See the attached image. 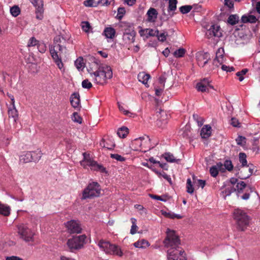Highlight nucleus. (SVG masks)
I'll use <instances>...</instances> for the list:
<instances>
[{
	"label": "nucleus",
	"instance_id": "47",
	"mask_svg": "<svg viewBox=\"0 0 260 260\" xmlns=\"http://www.w3.org/2000/svg\"><path fill=\"white\" fill-rule=\"evenodd\" d=\"M192 9V7L191 6L186 5L183 6L180 8V12L183 14H186L190 11Z\"/></svg>",
	"mask_w": 260,
	"mask_h": 260
},
{
	"label": "nucleus",
	"instance_id": "55",
	"mask_svg": "<svg viewBox=\"0 0 260 260\" xmlns=\"http://www.w3.org/2000/svg\"><path fill=\"white\" fill-rule=\"evenodd\" d=\"M166 78L164 75L161 76L159 78L158 83L160 84L159 86H161L162 87H165V83L166 82Z\"/></svg>",
	"mask_w": 260,
	"mask_h": 260
},
{
	"label": "nucleus",
	"instance_id": "63",
	"mask_svg": "<svg viewBox=\"0 0 260 260\" xmlns=\"http://www.w3.org/2000/svg\"><path fill=\"white\" fill-rule=\"evenodd\" d=\"M221 69L223 71H225L226 72H231L234 71V68L233 67H230L224 64H222L221 66Z\"/></svg>",
	"mask_w": 260,
	"mask_h": 260
},
{
	"label": "nucleus",
	"instance_id": "32",
	"mask_svg": "<svg viewBox=\"0 0 260 260\" xmlns=\"http://www.w3.org/2000/svg\"><path fill=\"white\" fill-rule=\"evenodd\" d=\"M236 191V188L230 185H227L224 190L222 191L223 197L225 198L227 196H230L232 192Z\"/></svg>",
	"mask_w": 260,
	"mask_h": 260
},
{
	"label": "nucleus",
	"instance_id": "62",
	"mask_svg": "<svg viewBox=\"0 0 260 260\" xmlns=\"http://www.w3.org/2000/svg\"><path fill=\"white\" fill-rule=\"evenodd\" d=\"M238 179L235 178H232L230 179L229 182L228 183V185H230L231 186L234 187V185L238 183Z\"/></svg>",
	"mask_w": 260,
	"mask_h": 260
},
{
	"label": "nucleus",
	"instance_id": "46",
	"mask_svg": "<svg viewBox=\"0 0 260 260\" xmlns=\"http://www.w3.org/2000/svg\"><path fill=\"white\" fill-rule=\"evenodd\" d=\"M72 119L73 121L77 122L78 123H82L81 117L76 112H75L73 114V115L72 116Z\"/></svg>",
	"mask_w": 260,
	"mask_h": 260
},
{
	"label": "nucleus",
	"instance_id": "50",
	"mask_svg": "<svg viewBox=\"0 0 260 260\" xmlns=\"http://www.w3.org/2000/svg\"><path fill=\"white\" fill-rule=\"evenodd\" d=\"M111 157L119 161H123L125 160L124 157L118 154H111Z\"/></svg>",
	"mask_w": 260,
	"mask_h": 260
},
{
	"label": "nucleus",
	"instance_id": "15",
	"mask_svg": "<svg viewBox=\"0 0 260 260\" xmlns=\"http://www.w3.org/2000/svg\"><path fill=\"white\" fill-rule=\"evenodd\" d=\"M206 35L208 38L213 37H220L222 35L220 27L217 24H213L207 29L206 32Z\"/></svg>",
	"mask_w": 260,
	"mask_h": 260
},
{
	"label": "nucleus",
	"instance_id": "18",
	"mask_svg": "<svg viewBox=\"0 0 260 260\" xmlns=\"http://www.w3.org/2000/svg\"><path fill=\"white\" fill-rule=\"evenodd\" d=\"M147 19L146 20L149 22H154L157 17L158 13L156 10L154 8H150L147 12Z\"/></svg>",
	"mask_w": 260,
	"mask_h": 260
},
{
	"label": "nucleus",
	"instance_id": "19",
	"mask_svg": "<svg viewBox=\"0 0 260 260\" xmlns=\"http://www.w3.org/2000/svg\"><path fill=\"white\" fill-rule=\"evenodd\" d=\"M223 164L221 162H218L216 165L210 168V173L212 177H216L218 174L219 171H223Z\"/></svg>",
	"mask_w": 260,
	"mask_h": 260
},
{
	"label": "nucleus",
	"instance_id": "52",
	"mask_svg": "<svg viewBox=\"0 0 260 260\" xmlns=\"http://www.w3.org/2000/svg\"><path fill=\"white\" fill-rule=\"evenodd\" d=\"M224 166L228 171H231L233 168L232 162L230 160H226L224 162Z\"/></svg>",
	"mask_w": 260,
	"mask_h": 260
},
{
	"label": "nucleus",
	"instance_id": "23",
	"mask_svg": "<svg viewBox=\"0 0 260 260\" xmlns=\"http://www.w3.org/2000/svg\"><path fill=\"white\" fill-rule=\"evenodd\" d=\"M211 134V127L208 125H204L201 131V136L203 139L209 138Z\"/></svg>",
	"mask_w": 260,
	"mask_h": 260
},
{
	"label": "nucleus",
	"instance_id": "5",
	"mask_svg": "<svg viewBox=\"0 0 260 260\" xmlns=\"http://www.w3.org/2000/svg\"><path fill=\"white\" fill-rule=\"evenodd\" d=\"M234 217L236 220L238 228L241 231H244L249 225V218L242 210L237 209L234 212Z\"/></svg>",
	"mask_w": 260,
	"mask_h": 260
},
{
	"label": "nucleus",
	"instance_id": "7",
	"mask_svg": "<svg viewBox=\"0 0 260 260\" xmlns=\"http://www.w3.org/2000/svg\"><path fill=\"white\" fill-rule=\"evenodd\" d=\"M101 193V188L98 182H92L89 183L84 190L82 194V199H86L97 197Z\"/></svg>",
	"mask_w": 260,
	"mask_h": 260
},
{
	"label": "nucleus",
	"instance_id": "27",
	"mask_svg": "<svg viewBox=\"0 0 260 260\" xmlns=\"http://www.w3.org/2000/svg\"><path fill=\"white\" fill-rule=\"evenodd\" d=\"M11 209L9 206L0 203V214L7 216L10 214Z\"/></svg>",
	"mask_w": 260,
	"mask_h": 260
},
{
	"label": "nucleus",
	"instance_id": "51",
	"mask_svg": "<svg viewBox=\"0 0 260 260\" xmlns=\"http://www.w3.org/2000/svg\"><path fill=\"white\" fill-rule=\"evenodd\" d=\"M236 141L238 145H243L245 143V138L242 136H239Z\"/></svg>",
	"mask_w": 260,
	"mask_h": 260
},
{
	"label": "nucleus",
	"instance_id": "1",
	"mask_svg": "<svg viewBox=\"0 0 260 260\" xmlns=\"http://www.w3.org/2000/svg\"><path fill=\"white\" fill-rule=\"evenodd\" d=\"M93 60L91 67L88 69V72L95 83L103 84L107 79L112 77V69L107 64H99L98 60L95 58Z\"/></svg>",
	"mask_w": 260,
	"mask_h": 260
},
{
	"label": "nucleus",
	"instance_id": "56",
	"mask_svg": "<svg viewBox=\"0 0 260 260\" xmlns=\"http://www.w3.org/2000/svg\"><path fill=\"white\" fill-rule=\"evenodd\" d=\"M164 87L161 86H156L155 87V94L157 96H159L162 93Z\"/></svg>",
	"mask_w": 260,
	"mask_h": 260
},
{
	"label": "nucleus",
	"instance_id": "53",
	"mask_svg": "<svg viewBox=\"0 0 260 260\" xmlns=\"http://www.w3.org/2000/svg\"><path fill=\"white\" fill-rule=\"evenodd\" d=\"M167 36V34L166 32H162L160 34H157L156 36L157 37L158 40L161 42H164L166 40Z\"/></svg>",
	"mask_w": 260,
	"mask_h": 260
},
{
	"label": "nucleus",
	"instance_id": "31",
	"mask_svg": "<svg viewBox=\"0 0 260 260\" xmlns=\"http://www.w3.org/2000/svg\"><path fill=\"white\" fill-rule=\"evenodd\" d=\"M32 154H31V151L27 152L21 156L20 160L25 163L32 161L33 160V158H32Z\"/></svg>",
	"mask_w": 260,
	"mask_h": 260
},
{
	"label": "nucleus",
	"instance_id": "58",
	"mask_svg": "<svg viewBox=\"0 0 260 260\" xmlns=\"http://www.w3.org/2000/svg\"><path fill=\"white\" fill-rule=\"evenodd\" d=\"M37 42L38 41L36 39L31 38L28 43V46H34L37 44Z\"/></svg>",
	"mask_w": 260,
	"mask_h": 260
},
{
	"label": "nucleus",
	"instance_id": "33",
	"mask_svg": "<svg viewBox=\"0 0 260 260\" xmlns=\"http://www.w3.org/2000/svg\"><path fill=\"white\" fill-rule=\"evenodd\" d=\"M75 65L79 71L82 70L85 67L83 58L81 57L78 58L75 61Z\"/></svg>",
	"mask_w": 260,
	"mask_h": 260
},
{
	"label": "nucleus",
	"instance_id": "64",
	"mask_svg": "<svg viewBox=\"0 0 260 260\" xmlns=\"http://www.w3.org/2000/svg\"><path fill=\"white\" fill-rule=\"evenodd\" d=\"M6 260H23L21 258L16 256H7L6 258Z\"/></svg>",
	"mask_w": 260,
	"mask_h": 260
},
{
	"label": "nucleus",
	"instance_id": "45",
	"mask_svg": "<svg viewBox=\"0 0 260 260\" xmlns=\"http://www.w3.org/2000/svg\"><path fill=\"white\" fill-rule=\"evenodd\" d=\"M187 192L189 193H192L194 191V189L192 187V185L191 184V179L188 178L187 180Z\"/></svg>",
	"mask_w": 260,
	"mask_h": 260
},
{
	"label": "nucleus",
	"instance_id": "28",
	"mask_svg": "<svg viewBox=\"0 0 260 260\" xmlns=\"http://www.w3.org/2000/svg\"><path fill=\"white\" fill-rule=\"evenodd\" d=\"M165 159L169 162H177L178 163L180 159L175 158L174 155L170 152H167L163 154Z\"/></svg>",
	"mask_w": 260,
	"mask_h": 260
},
{
	"label": "nucleus",
	"instance_id": "26",
	"mask_svg": "<svg viewBox=\"0 0 260 260\" xmlns=\"http://www.w3.org/2000/svg\"><path fill=\"white\" fill-rule=\"evenodd\" d=\"M32 5L36 8L37 11L39 13L43 12V0H29Z\"/></svg>",
	"mask_w": 260,
	"mask_h": 260
},
{
	"label": "nucleus",
	"instance_id": "39",
	"mask_svg": "<svg viewBox=\"0 0 260 260\" xmlns=\"http://www.w3.org/2000/svg\"><path fill=\"white\" fill-rule=\"evenodd\" d=\"M117 104L119 110L121 112L123 113V114L127 115L129 117H132L133 116V114L130 112L129 111L125 109L123 106L120 105L119 103H118Z\"/></svg>",
	"mask_w": 260,
	"mask_h": 260
},
{
	"label": "nucleus",
	"instance_id": "29",
	"mask_svg": "<svg viewBox=\"0 0 260 260\" xmlns=\"http://www.w3.org/2000/svg\"><path fill=\"white\" fill-rule=\"evenodd\" d=\"M104 33L106 38L112 39L115 35V30L112 27H107L105 29Z\"/></svg>",
	"mask_w": 260,
	"mask_h": 260
},
{
	"label": "nucleus",
	"instance_id": "41",
	"mask_svg": "<svg viewBox=\"0 0 260 260\" xmlns=\"http://www.w3.org/2000/svg\"><path fill=\"white\" fill-rule=\"evenodd\" d=\"M169 1V11H174L176 9L177 0H168Z\"/></svg>",
	"mask_w": 260,
	"mask_h": 260
},
{
	"label": "nucleus",
	"instance_id": "20",
	"mask_svg": "<svg viewBox=\"0 0 260 260\" xmlns=\"http://www.w3.org/2000/svg\"><path fill=\"white\" fill-rule=\"evenodd\" d=\"M150 78V76L149 74L146 73L145 72H140L138 75V80L142 82L143 84L145 85L146 87H148L149 85L148 84V81Z\"/></svg>",
	"mask_w": 260,
	"mask_h": 260
},
{
	"label": "nucleus",
	"instance_id": "61",
	"mask_svg": "<svg viewBox=\"0 0 260 260\" xmlns=\"http://www.w3.org/2000/svg\"><path fill=\"white\" fill-rule=\"evenodd\" d=\"M125 10L124 8H119L118 9V15H119V18H122L123 15L125 14Z\"/></svg>",
	"mask_w": 260,
	"mask_h": 260
},
{
	"label": "nucleus",
	"instance_id": "49",
	"mask_svg": "<svg viewBox=\"0 0 260 260\" xmlns=\"http://www.w3.org/2000/svg\"><path fill=\"white\" fill-rule=\"evenodd\" d=\"M82 86L84 88L89 89L92 87V84L88 79H85L82 81Z\"/></svg>",
	"mask_w": 260,
	"mask_h": 260
},
{
	"label": "nucleus",
	"instance_id": "24",
	"mask_svg": "<svg viewBox=\"0 0 260 260\" xmlns=\"http://www.w3.org/2000/svg\"><path fill=\"white\" fill-rule=\"evenodd\" d=\"M134 246L139 248H146L149 247L150 244L149 242L145 239H140L134 243Z\"/></svg>",
	"mask_w": 260,
	"mask_h": 260
},
{
	"label": "nucleus",
	"instance_id": "36",
	"mask_svg": "<svg viewBox=\"0 0 260 260\" xmlns=\"http://www.w3.org/2000/svg\"><path fill=\"white\" fill-rule=\"evenodd\" d=\"M239 21V17L237 15H231L229 18L228 21L229 23L233 25L236 24Z\"/></svg>",
	"mask_w": 260,
	"mask_h": 260
},
{
	"label": "nucleus",
	"instance_id": "44",
	"mask_svg": "<svg viewBox=\"0 0 260 260\" xmlns=\"http://www.w3.org/2000/svg\"><path fill=\"white\" fill-rule=\"evenodd\" d=\"M185 53V50L183 48H179L174 52V55L176 57H182Z\"/></svg>",
	"mask_w": 260,
	"mask_h": 260
},
{
	"label": "nucleus",
	"instance_id": "60",
	"mask_svg": "<svg viewBox=\"0 0 260 260\" xmlns=\"http://www.w3.org/2000/svg\"><path fill=\"white\" fill-rule=\"evenodd\" d=\"M162 177L164 179L167 180L170 183V184H172V180L171 177L169 176H168L166 173H165L164 172H162L160 177Z\"/></svg>",
	"mask_w": 260,
	"mask_h": 260
},
{
	"label": "nucleus",
	"instance_id": "2",
	"mask_svg": "<svg viewBox=\"0 0 260 260\" xmlns=\"http://www.w3.org/2000/svg\"><path fill=\"white\" fill-rule=\"evenodd\" d=\"M66 40L63 37L56 36L54 40V44L49 48L51 55L59 69H61L63 64L61 61L63 55L67 53V48L64 44Z\"/></svg>",
	"mask_w": 260,
	"mask_h": 260
},
{
	"label": "nucleus",
	"instance_id": "9",
	"mask_svg": "<svg viewBox=\"0 0 260 260\" xmlns=\"http://www.w3.org/2000/svg\"><path fill=\"white\" fill-rule=\"evenodd\" d=\"M165 247L170 248H175L179 247L180 244L178 236L175 234L174 231L168 229L167 231V237L164 241Z\"/></svg>",
	"mask_w": 260,
	"mask_h": 260
},
{
	"label": "nucleus",
	"instance_id": "13",
	"mask_svg": "<svg viewBox=\"0 0 260 260\" xmlns=\"http://www.w3.org/2000/svg\"><path fill=\"white\" fill-rule=\"evenodd\" d=\"M196 59L198 66L203 68L210 59V56L207 52L199 51L196 54Z\"/></svg>",
	"mask_w": 260,
	"mask_h": 260
},
{
	"label": "nucleus",
	"instance_id": "25",
	"mask_svg": "<svg viewBox=\"0 0 260 260\" xmlns=\"http://www.w3.org/2000/svg\"><path fill=\"white\" fill-rule=\"evenodd\" d=\"M223 61V56L222 54H220V50H218V52L216 53V56L215 58L213 61V66L218 67L219 65L222 64V62Z\"/></svg>",
	"mask_w": 260,
	"mask_h": 260
},
{
	"label": "nucleus",
	"instance_id": "17",
	"mask_svg": "<svg viewBox=\"0 0 260 260\" xmlns=\"http://www.w3.org/2000/svg\"><path fill=\"white\" fill-rule=\"evenodd\" d=\"M65 225L68 231L71 233H79L81 231L80 225L77 221H69Z\"/></svg>",
	"mask_w": 260,
	"mask_h": 260
},
{
	"label": "nucleus",
	"instance_id": "12",
	"mask_svg": "<svg viewBox=\"0 0 260 260\" xmlns=\"http://www.w3.org/2000/svg\"><path fill=\"white\" fill-rule=\"evenodd\" d=\"M167 257L168 260H186L184 251L180 247L169 248Z\"/></svg>",
	"mask_w": 260,
	"mask_h": 260
},
{
	"label": "nucleus",
	"instance_id": "30",
	"mask_svg": "<svg viewBox=\"0 0 260 260\" xmlns=\"http://www.w3.org/2000/svg\"><path fill=\"white\" fill-rule=\"evenodd\" d=\"M241 21L243 23H255L257 21V19L255 16L253 15L245 16L243 15L241 17Z\"/></svg>",
	"mask_w": 260,
	"mask_h": 260
},
{
	"label": "nucleus",
	"instance_id": "22",
	"mask_svg": "<svg viewBox=\"0 0 260 260\" xmlns=\"http://www.w3.org/2000/svg\"><path fill=\"white\" fill-rule=\"evenodd\" d=\"M70 102L72 106L75 108H78L80 105V96L78 93H73L70 98Z\"/></svg>",
	"mask_w": 260,
	"mask_h": 260
},
{
	"label": "nucleus",
	"instance_id": "34",
	"mask_svg": "<svg viewBox=\"0 0 260 260\" xmlns=\"http://www.w3.org/2000/svg\"><path fill=\"white\" fill-rule=\"evenodd\" d=\"M128 133V129L126 127H122L120 128L117 132V135L121 138H125Z\"/></svg>",
	"mask_w": 260,
	"mask_h": 260
},
{
	"label": "nucleus",
	"instance_id": "3",
	"mask_svg": "<svg viewBox=\"0 0 260 260\" xmlns=\"http://www.w3.org/2000/svg\"><path fill=\"white\" fill-rule=\"evenodd\" d=\"M150 139L148 136L140 137L132 142L131 147L136 151L146 152L150 149Z\"/></svg>",
	"mask_w": 260,
	"mask_h": 260
},
{
	"label": "nucleus",
	"instance_id": "38",
	"mask_svg": "<svg viewBox=\"0 0 260 260\" xmlns=\"http://www.w3.org/2000/svg\"><path fill=\"white\" fill-rule=\"evenodd\" d=\"M131 220L132 223V225L131 229V234L134 235L137 233L138 228L136 224L137 220L134 218H132Z\"/></svg>",
	"mask_w": 260,
	"mask_h": 260
},
{
	"label": "nucleus",
	"instance_id": "42",
	"mask_svg": "<svg viewBox=\"0 0 260 260\" xmlns=\"http://www.w3.org/2000/svg\"><path fill=\"white\" fill-rule=\"evenodd\" d=\"M239 160L241 163L242 166H247V160H246V155L244 153H240L239 154Z\"/></svg>",
	"mask_w": 260,
	"mask_h": 260
},
{
	"label": "nucleus",
	"instance_id": "21",
	"mask_svg": "<svg viewBox=\"0 0 260 260\" xmlns=\"http://www.w3.org/2000/svg\"><path fill=\"white\" fill-rule=\"evenodd\" d=\"M8 114L10 117L14 119V121H16L18 117V113L14 104H10L8 107Z\"/></svg>",
	"mask_w": 260,
	"mask_h": 260
},
{
	"label": "nucleus",
	"instance_id": "10",
	"mask_svg": "<svg viewBox=\"0 0 260 260\" xmlns=\"http://www.w3.org/2000/svg\"><path fill=\"white\" fill-rule=\"evenodd\" d=\"M83 155L84 158L80 161V164L84 168L89 167L91 170L100 171L102 172L105 171V169L102 166L99 165L96 161L91 159L88 154L84 153Z\"/></svg>",
	"mask_w": 260,
	"mask_h": 260
},
{
	"label": "nucleus",
	"instance_id": "16",
	"mask_svg": "<svg viewBox=\"0 0 260 260\" xmlns=\"http://www.w3.org/2000/svg\"><path fill=\"white\" fill-rule=\"evenodd\" d=\"M136 32L132 28H128L125 29L123 35V40L125 43H132L135 41Z\"/></svg>",
	"mask_w": 260,
	"mask_h": 260
},
{
	"label": "nucleus",
	"instance_id": "54",
	"mask_svg": "<svg viewBox=\"0 0 260 260\" xmlns=\"http://www.w3.org/2000/svg\"><path fill=\"white\" fill-rule=\"evenodd\" d=\"M113 0H99L98 4L102 6H108Z\"/></svg>",
	"mask_w": 260,
	"mask_h": 260
},
{
	"label": "nucleus",
	"instance_id": "6",
	"mask_svg": "<svg viewBox=\"0 0 260 260\" xmlns=\"http://www.w3.org/2000/svg\"><path fill=\"white\" fill-rule=\"evenodd\" d=\"M98 246L100 249L106 253H109L121 256L123 252L121 249L115 245L111 244L109 242L104 240H100L98 243Z\"/></svg>",
	"mask_w": 260,
	"mask_h": 260
},
{
	"label": "nucleus",
	"instance_id": "43",
	"mask_svg": "<svg viewBox=\"0 0 260 260\" xmlns=\"http://www.w3.org/2000/svg\"><path fill=\"white\" fill-rule=\"evenodd\" d=\"M246 187V184L243 181H241L237 183L236 190L238 191V192L240 193L242 192Z\"/></svg>",
	"mask_w": 260,
	"mask_h": 260
},
{
	"label": "nucleus",
	"instance_id": "8",
	"mask_svg": "<svg viewBox=\"0 0 260 260\" xmlns=\"http://www.w3.org/2000/svg\"><path fill=\"white\" fill-rule=\"evenodd\" d=\"M17 232L21 238L26 242L32 241L35 233L26 224L21 223L17 225Z\"/></svg>",
	"mask_w": 260,
	"mask_h": 260
},
{
	"label": "nucleus",
	"instance_id": "57",
	"mask_svg": "<svg viewBox=\"0 0 260 260\" xmlns=\"http://www.w3.org/2000/svg\"><path fill=\"white\" fill-rule=\"evenodd\" d=\"M231 124L234 127L240 126V123L239 122L238 120L235 118H233L231 119Z\"/></svg>",
	"mask_w": 260,
	"mask_h": 260
},
{
	"label": "nucleus",
	"instance_id": "4",
	"mask_svg": "<svg viewBox=\"0 0 260 260\" xmlns=\"http://www.w3.org/2000/svg\"><path fill=\"white\" fill-rule=\"evenodd\" d=\"M234 217L236 220L238 228L241 231H244L249 225V218L242 210L237 209L234 212Z\"/></svg>",
	"mask_w": 260,
	"mask_h": 260
},
{
	"label": "nucleus",
	"instance_id": "40",
	"mask_svg": "<svg viewBox=\"0 0 260 260\" xmlns=\"http://www.w3.org/2000/svg\"><path fill=\"white\" fill-rule=\"evenodd\" d=\"M10 13L14 17H17L20 13V10L18 6H15L10 9Z\"/></svg>",
	"mask_w": 260,
	"mask_h": 260
},
{
	"label": "nucleus",
	"instance_id": "35",
	"mask_svg": "<svg viewBox=\"0 0 260 260\" xmlns=\"http://www.w3.org/2000/svg\"><path fill=\"white\" fill-rule=\"evenodd\" d=\"M144 32H145L149 36H157V34H158V30L147 29L144 30H141L140 32V35L141 36H142L143 35Z\"/></svg>",
	"mask_w": 260,
	"mask_h": 260
},
{
	"label": "nucleus",
	"instance_id": "48",
	"mask_svg": "<svg viewBox=\"0 0 260 260\" xmlns=\"http://www.w3.org/2000/svg\"><path fill=\"white\" fill-rule=\"evenodd\" d=\"M81 27L83 31L87 32L90 28V25L88 22L84 21L82 22Z\"/></svg>",
	"mask_w": 260,
	"mask_h": 260
},
{
	"label": "nucleus",
	"instance_id": "14",
	"mask_svg": "<svg viewBox=\"0 0 260 260\" xmlns=\"http://www.w3.org/2000/svg\"><path fill=\"white\" fill-rule=\"evenodd\" d=\"M196 88L199 91L208 92L209 89H213V87L210 84V81L208 78H204L197 84Z\"/></svg>",
	"mask_w": 260,
	"mask_h": 260
},
{
	"label": "nucleus",
	"instance_id": "37",
	"mask_svg": "<svg viewBox=\"0 0 260 260\" xmlns=\"http://www.w3.org/2000/svg\"><path fill=\"white\" fill-rule=\"evenodd\" d=\"M31 154H32V158H33L32 161H38L42 156L41 151L39 149L35 151H31Z\"/></svg>",
	"mask_w": 260,
	"mask_h": 260
},
{
	"label": "nucleus",
	"instance_id": "59",
	"mask_svg": "<svg viewBox=\"0 0 260 260\" xmlns=\"http://www.w3.org/2000/svg\"><path fill=\"white\" fill-rule=\"evenodd\" d=\"M46 48V47L45 45L43 43L39 44L38 46L39 51L41 53H44L45 52Z\"/></svg>",
	"mask_w": 260,
	"mask_h": 260
},
{
	"label": "nucleus",
	"instance_id": "11",
	"mask_svg": "<svg viewBox=\"0 0 260 260\" xmlns=\"http://www.w3.org/2000/svg\"><path fill=\"white\" fill-rule=\"evenodd\" d=\"M86 237L84 235L74 236L68 240L67 244L71 249L81 248L85 243Z\"/></svg>",
	"mask_w": 260,
	"mask_h": 260
}]
</instances>
